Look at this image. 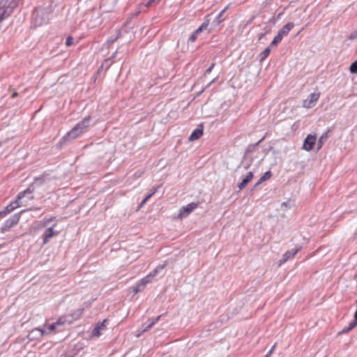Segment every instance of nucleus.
I'll list each match as a JSON object with an SVG mask.
<instances>
[{
    "label": "nucleus",
    "mask_w": 357,
    "mask_h": 357,
    "mask_svg": "<svg viewBox=\"0 0 357 357\" xmlns=\"http://www.w3.org/2000/svg\"><path fill=\"white\" fill-rule=\"evenodd\" d=\"M72 322V319H69L68 317L64 316L60 317L56 323H53L49 326L48 329L50 331H54L56 326L59 325H64L65 324H70Z\"/></svg>",
    "instance_id": "obj_11"
},
{
    "label": "nucleus",
    "mask_w": 357,
    "mask_h": 357,
    "mask_svg": "<svg viewBox=\"0 0 357 357\" xmlns=\"http://www.w3.org/2000/svg\"><path fill=\"white\" fill-rule=\"evenodd\" d=\"M19 220L20 216L18 215H15L6 222L5 227L9 229L15 225L19 222Z\"/></svg>",
    "instance_id": "obj_17"
},
{
    "label": "nucleus",
    "mask_w": 357,
    "mask_h": 357,
    "mask_svg": "<svg viewBox=\"0 0 357 357\" xmlns=\"http://www.w3.org/2000/svg\"><path fill=\"white\" fill-rule=\"evenodd\" d=\"M271 47H266L259 55V61H263L270 54Z\"/></svg>",
    "instance_id": "obj_20"
},
{
    "label": "nucleus",
    "mask_w": 357,
    "mask_h": 357,
    "mask_svg": "<svg viewBox=\"0 0 357 357\" xmlns=\"http://www.w3.org/2000/svg\"><path fill=\"white\" fill-rule=\"evenodd\" d=\"M253 178V173L249 172L246 176L242 179L241 182L238 185V188L240 190H243Z\"/></svg>",
    "instance_id": "obj_13"
},
{
    "label": "nucleus",
    "mask_w": 357,
    "mask_h": 357,
    "mask_svg": "<svg viewBox=\"0 0 357 357\" xmlns=\"http://www.w3.org/2000/svg\"><path fill=\"white\" fill-rule=\"evenodd\" d=\"M197 207V204L192 202L185 206H183L177 215V218L182 219L187 217L191 212H192Z\"/></svg>",
    "instance_id": "obj_8"
},
{
    "label": "nucleus",
    "mask_w": 357,
    "mask_h": 357,
    "mask_svg": "<svg viewBox=\"0 0 357 357\" xmlns=\"http://www.w3.org/2000/svg\"><path fill=\"white\" fill-rule=\"evenodd\" d=\"M197 35L195 34V32L192 33V34L190 36V38H189V40L192 43L195 42V40L197 39Z\"/></svg>",
    "instance_id": "obj_32"
},
{
    "label": "nucleus",
    "mask_w": 357,
    "mask_h": 357,
    "mask_svg": "<svg viewBox=\"0 0 357 357\" xmlns=\"http://www.w3.org/2000/svg\"><path fill=\"white\" fill-rule=\"evenodd\" d=\"M90 116L84 118L82 121L78 123L73 129H71L65 137L64 140H70L75 139L80 136L82 133L86 132L89 126Z\"/></svg>",
    "instance_id": "obj_1"
},
{
    "label": "nucleus",
    "mask_w": 357,
    "mask_h": 357,
    "mask_svg": "<svg viewBox=\"0 0 357 357\" xmlns=\"http://www.w3.org/2000/svg\"><path fill=\"white\" fill-rule=\"evenodd\" d=\"M48 20V14L44 9H36L32 17V23L34 26H40Z\"/></svg>",
    "instance_id": "obj_4"
},
{
    "label": "nucleus",
    "mask_w": 357,
    "mask_h": 357,
    "mask_svg": "<svg viewBox=\"0 0 357 357\" xmlns=\"http://www.w3.org/2000/svg\"><path fill=\"white\" fill-rule=\"evenodd\" d=\"M203 135V128L202 126H199L198 128H197L190 135L189 137V141L193 142L202 137Z\"/></svg>",
    "instance_id": "obj_14"
},
{
    "label": "nucleus",
    "mask_w": 357,
    "mask_h": 357,
    "mask_svg": "<svg viewBox=\"0 0 357 357\" xmlns=\"http://www.w3.org/2000/svg\"><path fill=\"white\" fill-rule=\"evenodd\" d=\"M357 325V320L354 318V320L349 323V326L344 328L340 333H347L352 330Z\"/></svg>",
    "instance_id": "obj_19"
},
{
    "label": "nucleus",
    "mask_w": 357,
    "mask_h": 357,
    "mask_svg": "<svg viewBox=\"0 0 357 357\" xmlns=\"http://www.w3.org/2000/svg\"><path fill=\"white\" fill-rule=\"evenodd\" d=\"M106 322L107 320L105 319L102 322L98 324L93 329L92 335L97 337H99L101 335L102 331L106 329Z\"/></svg>",
    "instance_id": "obj_12"
},
{
    "label": "nucleus",
    "mask_w": 357,
    "mask_h": 357,
    "mask_svg": "<svg viewBox=\"0 0 357 357\" xmlns=\"http://www.w3.org/2000/svg\"><path fill=\"white\" fill-rule=\"evenodd\" d=\"M228 6H226L218 15V16L216 17V19H215V21H216V24L217 25H219L222 20H220V18L222 17L223 13L226 11V10L228 8Z\"/></svg>",
    "instance_id": "obj_25"
},
{
    "label": "nucleus",
    "mask_w": 357,
    "mask_h": 357,
    "mask_svg": "<svg viewBox=\"0 0 357 357\" xmlns=\"http://www.w3.org/2000/svg\"><path fill=\"white\" fill-rule=\"evenodd\" d=\"M208 25V20H206L198 29H197L194 32L195 34L198 35L201 33L204 29H206Z\"/></svg>",
    "instance_id": "obj_22"
},
{
    "label": "nucleus",
    "mask_w": 357,
    "mask_h": 357,
    "mask_svg": "<svg viewBox=\"0 0 357 357\" xmlns=\"http://www.w3.org/2000/svg\"><path fill=\"white\" fill-rule=\"evenodd\" d=\"M16 0H1L0 1V22L16 7Z\"/></svg>",
    "instance_id": "obj_3"
},
{
    "label": "nucleus",
    "mask_w": 357,
    "mask_h": 357,
    "mask_svg": "<svg viewBox=\"0 0 357 357\" xmlns=\"http://www.w3.org/2000/svg\"><path fill=\"white\" fill-rule=\"evenodd\" d=\"M17 96V93L16 92H15V93H13L12 94V98H15V97H16Z\"/></svg>",
    "instance_id": "obj_37"
},
{
    "label": "nucleus",
    "mask_w": 357,
    "mask_h": 357,
    "mask_svg": "<svg viewBox=\"0 0 357 357\" xmlns=\"http://www.w3.org/2000/svg\"><path fill=\"white\" fill-rule=\"evenodd\" d=\"M349 38H350V39H354V38H357V31L351 33Z\"/></svg>",
    "instance_id": "obj_35"
},
{
    "label": "nucleus",
    "mask_w": 357,
    "mask_h": 357,
    "mask_svg": "<svg viewBox=\"0 0 357 357\" xmlns=\"http://www.w3.org/2000/svg\"><path fill=\"white\" fill-rule=\"evenodd\" d=\"M214 66H215V64H214V63H213V64H212V65H211V66H210V67L206 70V74H207V73H210L211 72L212 69L213 68Z\"/></svg>",
    "instance_id": "obj_34"
},
{
    "label": "nucleus",
    "mask_w": 357,
    "mask_h": 357,
    "mask_svg": "<svg viewBox=\"0 0 357 357\" xmlns=\"http://www.w3.org/2000/svg\"><path fill=\"white\" fill-rule=\"evenodd\" d=\"M55 219L54 217H50L49 218H44L41 222H40V225L43 226V227H47L49 225V224L53 221Z\"/></svg>",
    "instance_id": "obj_23"
},
{
    "label": "nucleus",
    "mask_w": 357,
    "mask_h": 357,
    "mask_svg": "<svg viewBox=\"0 0 357 357\" xmlns=\"http://www.w3.org/2000/svg\"><path fill=\"white\" fill-rule=\"evenodd\" d=\"M349 70L351 73L357 74V60L351 63Z\"/></svg>",
    "instance_id": "obj_28"
},
{
    "label": "nucleus",
    "mask_w": 357,
    "mask_h": 357,
    "mask_svg": "<svg viewBox=\"0 0 357 357\" xmlns=\"http://www.w3.org/2000/svg\"><path fill=\"white\" fill-rule=\"evenodd\" d=\"M139 13H140V10H138V12L136 13V15H137Z\"/></svg>",
    "instance_id": "obj_38"
},
{
    "label": "nucleus",
    "mask_w": 357,
    "mask_h": 357,
    "mask_svg": "<svg viewBox=\"0 0 357 357\" xmlns=\"http://www.w3.org/2000/svg\"><path fill=\"white\" fill-rule=\"evenodd\" d=\"M160 1V0H149L147 3L145 5V6L148 7L150 6L152 3H158Z\"/></svg>",
    "instance_id": "obj_31"
},
{
    "label": "nucleus",
    "mask_w": 357,
    "mask_h": 357,
    "mask_svg": "<svg viewBox=\"0 0 357 357\" xmlns=\"http://www.w3.org/2000/svg\"><path fill=\"white\" fill-rule=\"evenodd\" d=\"M160 316H158L156 318L154 319V320H153L147 326L145 329L143 330V332H145L148 330H149L150 328H151L153 327V325H155L158 321L159 320Z\"/></svg>",
    "instance_id": "obj_27"
},
{
    "label": "nucleus",
    "mask_w": 357,
    "mask_h": 357,
    "mask_svg": "<svg viewBox=\"0 0 357 357\" xmlns=\"http://www.w3.org/2000/svg\"><path fill=\"white\" fill-rule=\"evenodd\" d=\"M282 206L287 208H291L294 206V203L291 199H288L287 201L284 202L282 204Z\"/></svg>",
    "instance_id": "obj_26"
},
{
    "label": "nucleus",
    "mask_w": 357,
    "mask_h": 357,
    "mask_svg": "<svg viewBox=\"0 0 357 357\" xmlns=\"http://www.w3.org/2000/svg\"><path fill=\"white\" fill-rule=\"evenodd\" d=\"M294 24L293 22H288L279 31V33L282 36H286L289 31L294 28Z\"/></svg>",
    "instance_id": "obj_16"
},
{
    "label": "nucleus",
    "mask_w": 357,
    "mask_h": 357,
    "mask_svg": "<svg viewBox=\"0 0 357 357\" xmlns=\"http://www.w3.org/2000/svg\"><path fill=\"white\" fill-rule=\"evenodd\" d=\"M56 223L53 224L52 226L47 227L43 234V244H46L54 236H57L59 234V231L55 230Z\"/></svg>",
    "instance_id": "obj_6"
},
{
    "label": "nucleus",
    "mask_w": 357,
    "mask_h": 357,
    "mask_svg": "<svg viewBox=\"0 0 357 357\" xmlns=\"http://www.w3.org/2000/svg\"><path fill=\"white\" fill-rule=\"evenodd\" d=\"M73 38L71 36H68L66 38V46H70L73 43Z\"/></svg>",
    "instance_id": "obj_29"
},
{
    "label": "nucleus",
    "mask_w": 357,
    "mask_h": 357,
    "mask_svg": "<svg viewBox=\"0 0 357 357\" xmlns=\"http://www.w3.org/2000/svg\"><path fill=\"white\" fill-rule=\"evenodd\" d=\"M165 264L158 266L151 273L142 279L140 282L133 287V292L135 294H137L138 292L142 291L144 289L146 284L150 282L151 280L158 274V273L165 268Z\"/></svg>",
    "instance_id": "obj_2"
},
{
    "label": "nucleus",
    "mask_w": 357,
    "mask_h": 357,
    "mask_svg": "<svg viewBox=\"0 0 357 357\" xmlns=\"http://www.w3.org/2000/svg\"><path fill=\"white\" fill-rule=\"evenodd\" d=\"M283 37L278 33L275 38H273L275 41H278V43H280L282 40Z\"/></svg>",
    "instance_id": "obj_30"
},
{
    "label": "nucleus",
    "mask_w": 357,
    "mask_h": 357,
    "mask_svg": "<svg viewBox=\"0 0 357 357\" xmlns=\"http://www.w3.org/2000/svg\"><path fill=\"white\" fill-rule=\"evenodd\" d=\"M279 43H278V41H275L274 39L272 40L271 43V46H275L278 44Z\"/></svg>",
    "instance_id": "obj_36"
},
{
    "label": "nucleus",
    "mask_w": 357,
    "mask_h": 357,
    "mask_svg": "<svg viewBox=\"0 0 357 357\" xmlns=\"http://www.w3.org/2000/svg\"><path fill=\"white\" fill-rule=\"evenodd\" d=\"M271 176V173L270 171L268 172H266L264 175L263 176H261L260 178V179L257 181V183L255 184V187H257V185H259L260 183H261L263 181H264L265 180L269 178Z\"/></svg>",
    "instance_id": "obj_21"
},
{
    "label": "nucleus",
    "mask_w": 357,
    "mask_h": 357,
    "mask_svg": "<svg viewBox=\"0 0 357 357\" xmlns=\"http://www.w3.org/2000/svg\"><path fill=\"white\" fill-rule=\"evenodd\" d=\"M27 194H31V191L29 189H27L24 190L22 193L19 194L15 201L11 202L9 205H8L3 211H0V216L5 215L12 212L14 209L18 208L20 206L19 200L22 199Z\"/></svg>",
    "instance_id": "obj_5"
},
{
    "label": "nucleus",
    "mask_w": 357,
    "mask_h": 357,
    "mask_svg": "<svg viewBox=\"0 0 357 357\" xmlns=\"http://www.w3.org/2000/svg\"><path fill=\"white\" fill-rule=\"evenodd\" d=\"M275 347H276V345H275V344H274V345L272 347L271 349V350L268 352V354L265 356V357H269V356L271 355V354L273 353V350L275 349Z\"/></svg>",
    "instance_id": "obj_33"
},
{
    "label": "nucleus",
    "mask_w": 357,
    "mask_h": 357,
    "mask_svg": "<svg viewBox=\"0 0 357 357\" xmlns=\"http://www.w3.org/2000/svg\"><path fill=\"white\" fill-rule=\"evenodd\" d=\"M317 140L316 135H308L305 137L303 144V149L307 151H310L315 144Z\"/></svg>",
    "instance_id": "obj_9"
},
{
    "label": "nucleus",
    "mask_w": 357,
    "mask_h": 357,
    "mask_svg": "<svg viewBox=\"0 0 357 357\" xmlns=\"http://www.w3.org/2000/svg\"><path fill=\"white\" fill-rule=\"evenodd\" d=\"M299 250H300V248H296V249L286 252L283 255L282 259L280 260V264H282V263L287 261L288 259L294 257L295 256V255L298 252Z\"/></svg>",
    "instance_id": "obj_15"
},
{
    "label": "nucleus",
    "mask_w": 357,
    "mask_h": 357,
    "mask_svg": "<svg viewBox=\"0 0 357 357\" xmlns=\"http://www.w3.org/2000/svg\"><path fill=\"white\" fill-rule=\"evenodd\" d=\"M45 331L43 329L36 328L33 329L27 335L29 341H34L40 339L44 335Z\"/></svg>",
    "instance_id": "obj_10"
},
{
    "label": "nucleus",
    "mask_w": 357,
    "mask_h": 357,
    "mask_svg": "<svg viewBox=\"0 0 357 357\" xmlns=\"http://www.w3.org/2000/svg\"><path fill=\"white\" fill-rule=\"evenodd\" d=\"M328 137V132H326L321 135V136L319 137L318 142H317V150H319L322 147L324 142L327 140Z\"/></svg>",
    "instance_id": "obj_18"
},
{
    "label": "nucleus",
    "mask_w": 357,
    "mask_h": 357,
    "mask_svg": "<svg viewBox=\"0 0 357 357\" xmlns=\"http://www.w3.org/2000/svg\"><path fill=\"white\" fill-rule=\"evenodd\" d=\"M320 96L319 93H312L310 96L303 100V107L307 109H310L315 106Z\"/></svg>",
    "instance_id": "obj_7"
},
{
    "label": "nucleus",
    "mask_w": 357,
    "mask_h": 357,
    "mask_svg": "<svg viewBox=\"0 0 357 357\" xmlns=\"http://www.w3.org/2000/svg\"><path fill=\"white\" fill-rule=\"evenodd\" d=\"M158 188H155L151 194H149L145 197V198L142 200L140 204V207H142L145 203L156 192Z\"/></svg>",
    "instance_id": "obj_24"
}]
</instances>
